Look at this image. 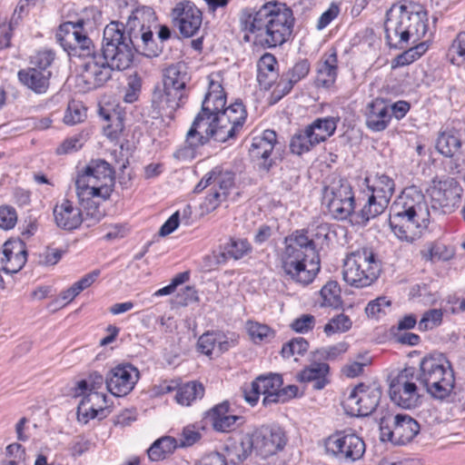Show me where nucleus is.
<instances>
[{
    "label": "nucleus",
    "instance_id": "obj_2",
    "mask_svg": "<svg viewBox=\"0 0 465 465\" xmlns=\"http://www.w3.org/2000/svg\"><path fill=\"white\" fill-rule=\"evenodd\" d=\"M226 104V96L222 85L213 81L210 82L209 91L206 94L202 109L195 116L191 128L187 132L186 146L179 148L173 156L183 159L193 155V149L207 143L210 139L219 143L227 141L224 130L218 124L217 110H221Z\"/></svg>",
    "mask_w": 465,
    "mask_h": 465
},
{
    "label": "nucleus",
    "instance_id": "obj_8",
    "mask_svg": "<svg viewBox=\"0 0 465 465\" xmlns=\"http://www.w3.org/2000/svg\"><path fill=\"white\" fill-rule=\"evenodd\" d=\"M382 271L377 254L370 248H361L347 254L343 262L342 278L355 288L372 285Z\"/></svg>",
    "mask_w": 465,
    "mask_h": 465
},
{
    "label": "nucleus",
    "instance_id": "obj_45",
    "mask_svg": "<svg viewBox=\"0 0 465 465\" xmlns=\"http://www.w3.org/2000/svg\"><path fill=\"white\" fill-rule=\"evenodd\" d=\"M323 300L322 304L329 307H338L341 303V288L337 282H328L320 292Z\"/></svg>",
    "mask_w": 465,
    "mask_h": 465
},
{
    "label": "nucleus",
    "instance_id": "obj_56",
    "mask_svg": "<svg viewBox=\"0 0 465 465\" xmlns=\"http://www.w3.org/2000/svg\"><path fill=\"white\" fill-rule=\"evenodd\" d=\"M217 341H219L217 332L207 331L203 333L197 341L198 351L207 356L212 355L213 352L216 353Z\"/></svg>",
    "mask_w": 465,
    "mask_h": 465
},
{
    "label": "nucleus",
    "instance_id": "obj_46",
    "mask_svg": "<svg viewBox=\"0 0 465 465\" xmlns=\"http://www.w3.org/2000/svg\"><path fill=\"white\" fill-rule=\"evenodd\" d=\"M246 329L251 339L255 342L270 341L274 337V331L268 325L249 321Z\"/></svg>",
    "mask_w": 465,
    "mask_h": 465
},
{
    "label": "nucleus",
    "instance_id": "obj_23",
    "mask_svg": "<svg viewBox=\"0 0 465 465\" xmlns=\"http://www.w3.org/2000/svg\"><path fill=\"white\" fill-rule=\"evenodd\" d=\"M247 116L245 106L242 102L236 101L230 106L225 105L221 109L217 110L216 120L218 124H221L227 141L230 138L235 137V135L242 128Z\"/></svg>",
    "mask_w": 465,
    "mask_h": 465
},
{
    "label": "nucleus",
    "instance_id": "obj_36",
    "mask_svg": "<svg viewBox=\"0 0 465 465\" xmlns=\"http://www.w3.org/2000/svg\"><path fill=\"white\" fill-rule=\"evenodd\" d=\"M277 60L272 54H264L257 63V80L262 88L267 90L278 77Z\"/></svg>",
    "mask_w": 465,
    "mask_h": 465
},
{
    "label": "nucleus",
    "instance_id": "obj_16",
    "mask_svg": "<svg viewBox=\"0 0 465 465\" xmlns=\"http://www.w3.org/2000/svg\"><path fill=\"white\" fill-rule=\"evenodd\" d=\"M325 449L340 461L354 462L363 457L366 445L355 432L338 431L326 440Z\"/></svg>",
    "mask_w": 465,
    "mask_h": 465
},
{
    "label": "nucleus",
    "instance_id": "obj_1",
    "mask_svg": "<svg viewBox=\"0 0 465 465\" xmlns=\"http://www.w3.org/2000/svg\"><path fill=\"white\" fill-rule=\"evenodd\" d=\"M130 27L125 35L124 25L112 22L104 30L103 54L94 56L86 65L84 78L90 86H103L112 77L114 70L128 68L134 58V51L143 54L153 43V32L144 29L135 16L128 22Z\"/></svg>",
    "mask_w": 465,
    "mask_h": 465
},
{
    "label": "nucleus",
    "instance_id": "obj_24",
    "mask_svg": "<svg viewBox=\"0 0 465 465\" xmlns=\"http://www.w3.org/2000/svg\"><path fill=\"white\" fill-rule=\"evenodd\" d=\"M187 101L185 97H180L177 93H173L165 88H157L153 91L152 96V107L154 117H168L173 119L174 112L183 106Z\"/></svg>",
    "mask_w": 465,
    "mask_h": 465
},
{
    "label": "nucleus",
    "instance_id": "obj_39",
    "mask_svg": "<svg viewBox=\"0 0 465 465\" xmlns=\"http://www.w3.org/2000/svg\"><path fill=\"white\" fill-rule=\"evenodd\" d=\"M204 395V387L198 381H189L180 385L175 395V401L182 406H190L197 399Z\"/></svg>",
    "mask_w": 465,
    "mask_h": 465
},
{
    "label": "nucleus",
    "instance_id": "obj_33",
    "mask_svg": "<svg viewBox=\"0 0 465 465\" xmlns=\"http://www.w3.org/2000/svg\"><path fill=\"white\" fill-rule=\"evenodd\" d=\"M254 450L253 441L250 433H245L238 440H233L225 445L223 454L226 460L237 464L245 460Z\"/></svg>",
    "mask_w": 465,
    "mask_h": 465
},
{
    "label": "nucleus",
    "instance_id": "obj_14",
    "mask_svg": "<svg viewBox=\"0 0 465 465\" xmlns=\"http://www.w3.org/2000/svg\"><path fill=\"white\" fill-rule=\"evenodd\" d=\"M234 185V173L229 170L216 166L206 173L194 188L200 193L211 186L212 193L205 198L204 206L208 212L215 210L219 204L225 201L230 190Z\"/></svg>",
    "mask_w": 465,
    "mask_h": 465
},
{
    "label": "nucleus",
    "instance_id": "obj_51",
    "mask_svg": "<svg viewBox=\"0 0 465 465\" xmlns=\"http://www.w3.org/2000/svg\"><path fill=\"white\" fill-rule=\"evenodd\" d=\"M54 53L51 50L39 51L32 56V66L30 68H36L37 71H45V74H52L50 67L54 60Z\"/></svg>",
    "mask_w": 465,
    "mask_h": 465
},
{
    "label": "nucleus",
    "instance_id": "obj_20",
    "mask_svg": "<svg viewBox=\"0 0 465 465\" xmlns=\"http://www.w3.org/2000/svg\"><path fill=\"white\" fill-rule=\"evenodd\" d=\"M171 16L173 25L184 37L195 35L203 22L201 10L188 0L177 3L171 12Z\"/></svg>",
    "mask_w": 465,
    "mask_h": 465
},
{
    "label": "nucleus",
    "instance_id": "obj_28",
    "mask_svg": "<svg viewBox=\"0 0 465 465\" xmlns=\"http://www.w3.org/2000/svg\"><path fill=\"white\" fill-rule=\"evenodd\" d=\"M188 67L184 63L168 66L163 74V88L177 93L180 97H188L186 85L190 81Z\"/></svg>",
    "mask_w": 465,
    "mask_h": 465
},
{
    "label": "nucleus",
    "instance_id": "obj_57",
    "mask_svg": "<svg viewBox=\"0 0 465 465\" xmlns=\"http://www.w3.org/2000/svg\"><path fill=\"white\" fill-rule=\"evenodd\" d=\"M316 323L315 317L312 314H302L291 323L292 331L298 333H306L312 331Z\"/></svg>",
    "mask_w": 465,
    "mask_h": 465
},
{
    "label": "nucleus",
    "instance_id": "obj_18",
    "mask_svg": "<svg viewBox=\"0 0 465 465\" xmlns=\"http://www.w3.org/2000/svg\"><path fill=\"white\" fill-rule=\"evenodd\" d=\"M282 375L270 372L258 376L252 383L250 390L244 391L245 401L252 406L258 402L260 395H263L262 404L264 406L276 403L273 398L278 396V391L282 386Z\"/></svg>",
    "mask_w": 465,
    "mask_h": 465
},
{
    "label": "nucleus",
    "instance_id": "obj_30",
    "mask_svg": "<svg viewBox=\"0 0 465 465\" xmlns=\"http://www.w3.org/2000/svg\"><path fill=\"white\" fill-rule=\"evenodd\" d=\"M107 407L106 395L98 391L88 392L78 405V419L84 423L94 419Z\"/></svg>",
    "mask_w": 465,
    "mask_h": 465
},
{
    "label": "nucleus",
    "instance_id": "obj_50",
    "mask_svg": "<svg viewBox=\"0 0 465 465\" xmlns=\"http://www.w3.org/2000/svg\"><path fill=\"white\" fill-rule=\"evenodd\" d=\"M86 116V111L80 102L71 101L68 103L64 123L68 125H74L84 121Z\"/></svg>",
    "mask_w": 465,
    "mask_h": 465
},
{
    "label": "nucleus",
    "instance_id": "obj_10",
    "mask_svg": "<svg viewBox=\"0 0 465 465\" xmlns=\"http://www.w3.org/2000/svg\"><path fill=\"white\" fill-rule=\"evenodd\" d=\"M371 193L366 203L355 214V223L366 225L367 223L381 214L388 207L394 193V181L386 174H376L369 187Z\"/></svg>",
    "mask_w": 465,
    "mask_h": 465
},
{
    "label": "nucleus",
    "instance_id": "obj_22",
    "mask_svg": "<svg viewBox=\"0 0 465 465\" xmlns=\"http://www.w3.org/2000/svg\"><path fill=\"white\" fill-rule=\"evenodd\" d=\"M461 193L462 189L454 178L433 181L430 189L432 208L436 209L438 205L443 213L453 212L460 200Z\"/></svg>",
    "mask_w": 465,
    "mask_h": 465
},
{
    "label": "nucleus",
    "instance_id": "obj_6",
    "mask_svg": "<svg viewBox=\"0 0 465 465\" xmlns=\"http://www.w3.org/2000/svg\"><path fill=\"white\" fill-rule=\"evenodd\" d=\"M284 244L279 259L285 276L297 283L308 285L320 271L317 252L308 248L309 242L302 231H296L286 237Z\"/></svg>",
    "mask_w": 465,
    "mask_h": 465
},
{
    "label": "nucleus",
    "instance_id": "obj_43",
    "mask_svg": "<svg viewBox=\"0 0 465 465\" xmlns=\"http://www.w3.org/2000/svg\"><path fill=\"white\" fill-rule=\"evenodd\" d=\"M317 145L313 143L312 136L308 132L307 127L304 130H299L291 139L290 150L292 153L301 155L310 151L313 146Z\"/></svg>",
    "mask_w": 465,
    "mask_h": 465
},
{
    "label": "nucleus",
    "instance_id": "obj_38",
    "mask_svg": "<svg viewBox=\"0 0 465 465\" xmlns=\"http://www.w3.org/2000/svg\"><path fill=\"white\" fill-rule=\"evenodd\" d=\"M94 198H100V196H85V199L80 201L81 205L84 208L83 223L86 227H92L100 223V221L105 216V211L101 207L100 203L94 200Z\"/></svg>",
    "mask_w": 465,
    "mask_h": 465
},
{
    "label": "nucleus",
    "instance_id": "obj_54",
    "mask_svg": "<svg viewBox=\"0 0 465 465\" xmlns=\"http://www.w3.org/2000/svg\"><path fill=\"white\" fill-rule=\"evenodd\" d=\"M250 250V244L246 240L238 239L231 240L224 248V252L222 253L223 257L226 255L233 258L234 260L241 259Z\"/></svg>",
    "mask_w": 465,
    "mask_h": 465
},
{
    "label": "nucleus",
    "instance_id": "obj_37",
    "mask_svg": "<svg viewBox=\"0 0 465 465\" xmlns=\"http://www.w3.org/2000/svg\"><path fill=\"white\" fill-rule=\"evenodd\" d=\"M338 119L333 117L318 118L307 126L313 143L319 144L331 137L337 128Z\"/></svg>",
    "mask_w": 465,
    "mask_h": 465
},
{
    "label": "nucleus",
    "instance_id": "obj_32",
    "mask_svg": "<svg viewBox=\"0 0 465 465\" xmlns=\"http://www.w3.org/2000/svg\"><path fill=\"white\" fill-rule=\"evenodd\" d=\"M52 74L37 71L36 68L22 69L18 72L19 81L37 94H45L50 85Z\"/></svg>",
    "mask_w": 465,
    "mask_h": 465
},
{
    "label": "nucleus",
    "instance_id": "obj_12",
    "mask_svg": "<svg viewBox=\"0 0 465 465\" xmlns=\"http://www.w3.org/2000/svg\"><path fill=\"white\" fill-rule=\"evenodd\" d=\"M417 381L420 378L413 367L401 371L390 384L389 394L392 402L403 409L417 407L422 396Z\"/></svg>",
    "mask_w": 465,
    "mask_h": 465
},
{
    "label": "nucleus",
    "instance_id": "obj_5",
    "mask_svg": "<svg viewBox=\"0 0 465 465\" xmlns=\"http://www.w3.org/2000/svg\"><path fill=\"white\" fill-rule=\"evenodd\" d=\"M294 25L292 10L285 4L269 2L245 20V28L255 35V42L268 48L284 44Z\"/></svg>",
    "mask_w": 465,
    "mask_h": 465
},
{
    "label": "nucleus",
    "instance_id": "obj_55",
    "mask_svg": "<svg viewBox=\"0 0 465 465\" xmlns=\"http://www.w3.org/2000/svg\"><path fill=\"white\" fill-rule=\"evenodd\" d=\"M351 327V321L350 318L341 313L330 320L324 326V332L330 336L337 332H344Z\"/></svg>",
    "mask_w": 465,
    "mask_h": 465
},
{
    "label": "nucleus",
    "instance_id": "obj_63",
    "mask_svg": "<svg viewBox=\"0 0 465 465\" xmlns=\"http://www.w3.org/2000/svg\"><path fill=\"white\" fill-rule=\"evenodd\" d=\"M124 129V125L122 121V118L119 115H117L114 123L109 124L106 128H104V134L112 141H114L118 140Z\"/></svg>",
    "mask_w": 465,
    "mask_h": 465
},
{
    "label": "nucleus",
    "instance_id": "obj_48",
    "mask_svg": "<svg viewBox=\"0 0 465 465\" xmlns=\"http://www.w3.org/2000/svg\"><path fill=\"white\" fill-rule=\"evenodd\" d=\"M443 312L440 309H430L426 311L420 322L418 329L420 331H427L439 327L442 323Z\"/></svg>",
    "mask_w": 465,
    "mask_h": 465
},
{
    "label": "nucleus",
    "instance_id": "obj_17",
    "mask_svg": "<svg viewBox=\"0 0 465 465\" xmlns=\"http://www.w3.org/2000/svg\"><path fill=\"white\" fill-rule=\"evenodd\" d=\"M251 434L254 451L265 459L282 450L286 444L284 431L278 426H262Z\"/></svg>",
    "mask_w": 465,
    "mask_h": 465
},
{
    "label": "nucleus",
    "instance_id": "obj_59",
    "mask_svg": "<svg viewBox=\"0 0 465 465\" xmlns=\"http://www.w3.org/2000/svg\"><path fill=\"white\" fill-rule=\"evenodd\" d=\"M17 222V213L11 206L0 207V228L10 230L15 227Z\"/></svg>",
    "mask_w": 465,
    "mask_h": 465
},
{
    "label": "nucleus",
    "instance_id": "obj_7",
    "mask_svg": "<svg viewBox=\"0 0 465 465\" xmlns=\"http://www.w3.org/2000/svg\"><path fill=\"white\" fill-rule=\"evenodd\" d=\"M420 383L434 399L444 400L454 389L455 377L450 361L441 354L424 357L420 363Z\"/></svg>",
    "mask_w": 465,
    "mask_h": 465
},
{
    "label": "nucleus",
    "instance_id": "obj_31",
    "mask_svg": "<svg viewBox=\"0 0 465 465\" xmlns=\"http://www.w3.org/2000/svg\"><path fill=\"white\" fill-rule=\"evenodd\" d=\"M338 74V58L335 51L325 54L317 66L315 84L317 86L328 88L331 86Z\"/></svg>",
    "mask_w": 465,
    "mask_h": 465
},
{
    "label": "nucleus",
    "instance_id": "obj_4",
    "mask_svg": "<svg viewBox=\"0 0 465 465\" xmlns=\"http://www.w3.org/2000/svg\"><path fill=\"white\" fill-rule=\"evenodd\" d=\"M385 39L391 48L416 44L428 32V14L419 4H394L386 13Z\"/></svg>",
    "mask_w": 465,
    "mask_h": 465
},
{
    "label": "nucleus",
    "instance_id": "obj_26",
    "mask_svg": "<svg viewBox=\"0 0 465 465\" xmlns=\"http://www.w3.org/2000/svg\"><path fill=\"white\" fill-rule=\"evenodd\" d=\"M276 142L277 134L273 130H265L261 136L252 139L250 153L253 158L261 160L260 168L266 172L272 166V160L269 157Z\"/></svg>",
    "mask_w": 465,
    "mask_h": 465
},
{
    "label": "nucleus",
    "instance_id": "obj_9",
    "mask_svg": "<svg viewBox=\"0 0 465 465\" xmlns=\"http://www.w3.org/2000/svg\"><path fill=\"white\" fill-rule=\"evenodd\" d=\"M114 184V171L104 160H92L75 180L76 193L79 201L85 196H100L102 200L110 197Z\"/></svg>",
    "mask_w": 465,
    "mask_h": 465
},
{
    "label": "nucleus",
    "instance_id": "obj_25",
    "mask_svg": "<svg viewBox=\"0 0 465 465\" xmlns=\"http://www.w3.org/2000/svg\"><path fill=\"white\" fill-rule=\"evenodd\" d=\"M27 260L25 244L21 240H9L3 245L2 270L6 273H16Z\"/></svg>",
    "mask_w": 465,
    "mask_h": 465
},
{
    "label": "nucleus",
    "instance_id": "obj_61",
    "mask_svg": "<svg viewBox=\"0 0 465 465\" xmlns=\"http://www.w3.org/2000/svg\"><path fill=\"white\" fill-rule=\"evenodd\" d=\"M310 71V64L306 59L297 62L292 69L287 73V76L291 78V83H298L303 79Z\"/></svg>",
    "mask_w": 465,
    "mask_h": 465
},
{
    "label": "nucleus",
    "instance_id": "obj_58",
    "mask_svg": "<svg viewBox=\"0 0 465 465\" xmlns=\"http://www.w3.org/2000/svg\"><path fill=\"white\" fill-rule=\"evenodd\" d=\"M86 25H92V23L88 17L81 16L75 22H65L59 26V30L56 33V38L61 44V39L64 38L69 34H72V30L77 26L85 27Z\"/></svg>",
    "mask_w": 465,
    "mask_h": 465
},
{
    "label": "nucleus",
    "instance_id": "obj_42",
    "mask_svg": "<svg viewBox=\"0 0 465 465\" xmlns=\"http://www.w3.org/2000/svg\"><path fill=\"white\" fill-rule=\"evenodd\" d=\"M447 58L452 64H465V31L460 32L451 41Z\"/></svg>",
    "mask_w": 465,
    "mask_h": 465
},
{
    "label": "nucleus",
    "instance_id": "obj_64",
    "mask_svg": "<svg viewBox=\"0 0 465 465\" xmlns=\"http://www.w3.org/2000/svg\"><path fill=\"white\" fill-rule=\"evenodd\" d=\"M199 465H228V463L223 454L213 451L205 455L200 460Z\"/></svg>",
    "mask_w": 465,
    "mask_h": 465
},
{
    "label": "nucleus",
    "instance_id": "obj_34",
    "mask_svg": "<svg viewBox=\"0 0 465 465\" xmlns=\"http://www.w3.org/2000/svg\"><path fill=\"white\" fill-rule=\"evenodd\" d=\"M330 367L327 363L314 361L298 373L297 379L301 382H312L314 390H322L329 382L327 379Z\"/></svg>",
    "mask_w": 465,
    "mask_h": 465
},
{
    "label": "nucleus",
    "instance_id": "obj_3",
    "mask_svg": "<svg viewBox=\"0 0 465 465\" xmlns=\"http://www.w3.org/2000/svg\"><path fill=\"white\" fill-rule=\"evenodd\" d=\"M430 217L425 195L416 187H410L392 203L389 223L399 239L411 242L428 228Z\"/></svg>",
    "mask_w": 465,
    "mask_h": 465
},
{
    "label": "nucleus",
    "instance_id": "obj_60",
    "mask_svg": "<svg viewBox=\"0 0 465 465\" xmlns=\"http://www.w3.org/2000/svg\"><path fill=\"white\" fill-rule=\"evenodd\" d=\"M390 305L391 302L388 301L386 297H378L367 304L365 312L368 317L379 318L381 313H384V308Z\"/></svg>",
    "mask_w": 465,
    "mask_h": 465
},
{
    "label": "nucleus",
    "instance_id": "obj_27",
    "mask_svg": "<svg viewBox=\"0 0 465 465\" xmlns=\"http://www.w3.org/2000/svg\"><path fill=\"white\" fill-rule=\"evenodd\" d=\"M366 126L373 132H381L387 128L391 120L390 103L377 98L367 104Z\"/></svg>",
    "mask_w": 465,
    "mask_h": 465
},
{
    "label": "nucleus",
    "instance_id": "obj_41",
    "mask_svg": "<svg viewBox=\"0 0 465 465\" xmlns=\"http://www.w3.org/2000/svg\"><path fill=\"white\" fill-rule=\"evenodd\" d=\"M306 233L309 244L308 248L316 252L317 248L329 246L331 240V234L334 232L331 230L328 223H321L311 231H302Z\"/></svg>",
    "mask_w": 465,
    "mask_h": 465
},
{
    "label": "nucleus",
    "instance_id": "obj_29",
    "mask_svg": "<svg viewBox=\"0 0 465 465\" xmlns=\"http://www.w3.org/2000/svg\"><path fill=\"white\" fill-rule=\"evenodd\" d=\"M53 213L56 225L63 230H74L83 223L81 210L74 206L69 200H64L60 204H56Z\"/></svg>",
    "mask_w": 465,
    "mask_h": 465
},
{
    "label": "nucleus",
    "instance_id": "obj_44",
    "mask_svg": "<svg viewBox=\"0 0 465 465\" xmlns=\"http://www.w3.org/2000/svg\"><path fill=\"white\" fill-rule=\"evenodd\" d=\"M460 146V138L446 132L441 133L436 142V149L446 157H452Z\"/></svg>",
    "mask_w": 465,
    "mask_h": 465
},
{
    "label": "nucleus",
    "instance_id": "obj_21",
    "mask_svg": "<svg viewBox=\"0 0 465 465\" xmlns=\"http://www.w3.org/2000/svg\"><path fill=\"white\" fill-rule=\"evenodd\" d=\"M381 394L382 391L380 386L360 383L350 392L347 404L356 412V415L368 416L376 410Z\"/></svg>",
    "mask_w": 465,
    "mask_h": 465
},
{
    "label": "nucleus",
    "instance_id": "obj_49",
    "mask_svg": "<svg viewBox=\"0 0 465 465\" xmlns=\"http://www.w3.org/2000/svg\"><path fill=\"white\" fill-rule=\"evenodd\" d=\"M308 348V341L302 337H297L283 344L281 354L283 358H290L294 355L302 356Z\"/></svg>",
    "mask_w": 465,
    "mask_h": 465
},
{
    "label": "nucleus",
    "instance_id": "obj_52",
    "mask_svg": "<svg viewBox=\"0 0 465 465\" xmlns=\"http://www.w3.org/2000/svg\"><path fill=\"white\" fill-rule=\"evenodd\" d=\"M104 383H105V379L98 372H93L90 374L88 381L82 380L77 382L75 396L84 394L86 391H89V392L97 391Z\"/></svg>",
    "mask_w": 465,
    "mask_h": 465
},
{
    "label": "nucleus",
    "instance_id": "obj_11",
    "mask_svg": "<svg viewBox=\"0 0 465 465\" xmlns=\"http://www.w3.org/2000/svg\"><path fill=\"white\" fill-rule=\"evenodd\" d=\"M322 201L332 218L343 221L351 216L355 222V198L347 180L332 181L324 188Z\"/></svg>",
    "mask_w": 465,
    "mask_h": 465
},
{
    "label": "nucleus",
    "instance_id": "obj_40",
    "mask_svg": "<svg viewBox=\"0 0 465 465\" xmlns=\"http://www.w3.org/2000/svg\"><path fill=\"white\" fill-rule=\"evenodd\" d=\"M178 447L177 440L171 436H163L156 440L148 449V457L153 461H158L171 455Z\"/></svg>",
    "mask_w": 465,
    "mask_h": 465
},
{
    "label": "nucleus",
    "instance_id": "obj_35",
    "mask_svg": "<svg viewBox=\"0 0 465 465\" xmlns=\"http://www.w3.org/2000/svg\"><path fill=\"white\" fill-rule=\"evenodd\" d=\"M229 402L223 401L215 405L209 411V418L216 431L229 432L235 427L239 416L229 413Z\"/></svg>",
    "mask_w": 465,
    "mask_h": 465
},
{
    "label": "nucleus",
    "instance_id": "obj_13",
    "mask_svg": "<svg viewBox=\"0 0 465 465\" xmlns=\"http://www.w3.org/2000/svg\"><path fill=\"white\" fill-rule=\"evenodd\" d=\"M418 421L409 414L398 413L380 419L381 440L396 445L411 441L420 432Z\"/></svg>",
    "mask_w": 465,
    "mask_h": 465
},
{
    "label": "nucleus",
    "instance_id": "obj_47",
    "mask_svg": "<svg viewBox=\"0 0 465 465\" xmlns=\"http://www.w3.org/2000/svg\"><path fill=\"white\" fill-rule=\"evenodd\" d=\"M421 257L426 261L435 262L449 260L451 252L441 243H429L420 251Z\"/></svg>",
    "mask_w": 465,
    "mask_h": 465
},
{
    "label": "nucleus",
    "instance_id": "obj_62",
    "mask_svg": "<svg viewBox=\"0 0 465 465\" xmlns=\"http://www.w3.org/2000/svg\"><path fill=\"white\" fill-rule=\"evenodd\" d=\"M340 13V7L336 3H331L329 8L322 14L317 23V29L322 30L333 21Z\"/></svg>",
    "mask_w": 465,
    "mask_h": 465
},
{
    "label": "nucleus",
    "instance_id": "obj_53",
    "mask_svg": "<svg viewBox=\"0 0 465 465\" xmlns=\"http://www.w3.org/2000/svg\"><path fill=\"white\" fill-rule=\"evenodd\" d=\"M348 350V345L345 342H340L331 346L318 349L314 352L315 360L334 361L341 354L345 353Z\"/></svg>",
    "mask_w": 465,
    "mask_h": 465
},
{
    "label": "nucleus",
    "instance_id": "obj_19",
    "mask_svg": "<svg viewBox=\"0 0 465 465\" xmlns=\"http://www.w3.org/2000/svg\"><path fill=\"white\" fill-rule=\"evenodd\" d=\"M140 378L137 368L130 363L119 364L112 368L105 377L107 391L115 397H124L134 388Z\"/></svg>",
    "mask_w": 465,
    "mask_h": 465
},
{
    "label": "nucleus",
    "instance_id": "obj_15",
    "mask_svg": "<svg viewBox=\"0 0 465 465\" xmlns=\"http://www.w3.org/2000/svg\"><path fill=\"white\" fill-rule=\"evenodd\" d=\"M84 27L77 26L72 30L64 38L61 39V45L64 50L74 52L80 57H84V61L82 64V71L76 79V84L82 92H88L99 88L100 86H90L88 82L83 77L86 70V65L91 60L97 55L103 54V48L100 53L94 51L92 40L86 35Z\"/></svg>",
    "mask_w": 465,
    "mask_h": 465
}]
</instances>
